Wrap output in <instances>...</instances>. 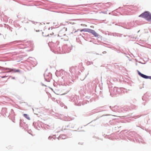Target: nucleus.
<instances>
[{
	"mask_svg": "<svg viewBox=\"0 0 151 151\" xmlns=\"http://www.w3.org/2000/svg\"><path fill=\"white\" fill-rule=\"evenodd\" d=\"M89 32L91 33L96 37L98 36V35L94 30L90 29Z\"/></svg>",
	"mask_w": 151,
	"mask_h": 151,
	"instance_id": "obj_10",
	"label": "nucleus"
},
{
	"mask_svg": "<svg viewBox=\"0 0 151 151\" xmlns=\"http://www.w3.org/2000/svg\"><path fill=\"white\" fill-rule=\"evenodd\" d=\"M7 109L6 108H4L2 109V111L3 113L5 114L6 113Z\"/></svg>",
	"mask_w": 151,
	"mask_h": 151,
	"instance_id": "obj_20",
	"label": "nucleus"
},
{
	"mask_svg": "<svg viewBox=\"0 0 151 151\" xmlns=\"http://www.w3.org/2000/svg\"><path fill=\"white\" fill-rule=\"evenodd\" d=\"M51 99L52 100V101H57V100H56L53 97H52Z\"/></svg>",
	"mask_w": 151,
	"mask_h": 151,
	"instance_id": "obj_24",
	"label": "nucleus"
},
{
	"mask_svg": "<svg viewBox=\"0 0 151 151\" xmlns=\"http://www.w3.org/2000/svg\"><path fill=\"white\" fill-rule=\"evenodd\" d=\"M78 70V68L77 66L72 67L70 68V73L71 75H73V76L75 74L77 73V72Z\"/></svg>",
	"mask_w": 151,
	"mask_h": 151,
	"instance_id": "obj_5",
	"label": "nucleus"
},
{
	"mask_svg": "<svg viewBox=\"0 0 151 151\" xmlns=\"http://www.w3.org/2000/svg\"><path fill=\"white\" fill-rule=\"evenodd\" d=\"M45 79L46 81L49 82L52 78V74L50 73L45 72L44 74Z\"/></svg>",
	"mask_w": 151,
	"mask_h": 151,
	"instance_id": "obj_4",
	"label": "nucleus"
},
{
	"mask_svg": "<svg viewBox=\"0 0 151 151\" xmlns=\"http://www.w3.org/2000/svg\"><path fill=\"white\" fill-rule=\"evenodd\" d=\"M121 93H124L127 92V89H125L124 88H121Z\"/></svg>",
	"mask_w": 151,
	"mask_h": 151,
	"instance_id": "obj_18",
	"label": "nucleus"
},
{
	"mask_svg": "<svg viewBox=\"0 0 151 151\" xmlns=\"http://www.w3.org/2000/svg\"><path fill=\"white\" fill-rule=\"evenodd\" d=\"M5 69L6 70H9L7 73L12 72L13 73H16L20 72V70L19 69H11L9 68H6Z\"/></svg>",
	"mask_w": 151,
	"mask_h": 151,
	"instance_id": "obj_9",
	"label": "nucleus"
},
{
	"mask_svg": "<svg viewBox=\"0 0 151 151\" xmlns=\"http://www.w3.org/2000/svg\"><path fill=\"white\" fill-rule=\"evenodd\" d=\"M1 74V77L2 78H4L6 77H7L8 76H6V72H3L2 73H0Z\"/></svg>",
	"mask_w": 151,
	"mask_h": 151,
	"instance_id": "obj_16",
	"label": "nucleus"
},
{
	"mask_svg": "<svg viewBox=\"0 0 151 151\" xmlns=\"http://www.w3.org/2000/svg\"><path fill=\"white\" fill-rule=\"evenodd\" d=\"M58 101H59V102H60V101H57V102L58 103Z\"/></svg>",
	"mask_w": 151,
	"mask_h": 151,
	"instance_id": "obj_34",
	"label": "nucleus"
},
{
	"mask_svg": "<svg viewBox=\"0 0 151 151\" xmlns=\"http://www.w3.org/2000/svg\"><path fill=\"white\" fill-rule=\"evenodd\" d=\"M42 124L40 121H37V122H34L33 125L36 129H39L40 126H42Z\"/></svg>",
	"mask_w": 151,
	"mask_h": 151,
	"instance_id": "obj_6",
	"label": "nucleus"
},
{
	"mask_svg": "<svg viewBox=\"0 0 151 151\" xmlns=\"http://www.w3.org/2000/svg\"><path fill=\"white\" fill-rule=\"evenodd\" d=\"M20 127L23 128H25L27 126V124L24 122L23 120L20 119L19 123Z\"/></svg>",
	"mask_w": 151,
	"mask_h": 151,
	"instance_id": "obj_8",
	"label": "nucleus"
},
{
	"mask_svg": "<svg viewBox=\"0 0 151 151\" xmlns=\"http://www.w3.org/2000/svg\"><path fill=\"white\" fill-rule=\"evenodd\" d=\"M121 88H118L117 87V94H120L121 93Z\"/></svg>",
	"mask_w": 151,
	"mask_h": 151,
	"instance_id": "obj_19",
	"label": "nucleus"
},
{
	"mask_svg": "<svg viewBox=\"0 0 151 151\" xmlns=\"http://www.w3.org/2000/svg\"><path fill=\"white\" fill-rule=\"evenodd\" d=\"M77 96H76L74 97V99H76V100H74L75 104L78 106L81 105V103H80V101H78V100H77Z\"/></svg>",
	"mask_w": 151,
	"mask_h": 151,
	"instance_id": "obj_12",
	"label": "nucleus"
},
{
	"mask_svg": "<svg viewBox=\"0 0 151 151\" xmlns=\"http://www.w3.org/2000/svg\"><path fill=\"white\" fill-rule=\"evenodd\" d=\"M148 78L151 79V76H148Z\"/></svg>",
	"mask_w": 151,
	"mask_h": 151,
	"instance_id": "obj_29",
	"label": "nucleus"
},
{
	"mask_svg": "<svg viewBox=\"0 0 151 151\" xmlns=\"http://www.w3.org/2000/svg\"><path fill=\"white\" fill-rule=\"evenodd\" d=\"M149 99V96L146 94H144L142 96V99L143 101H147Z\"/></svg>",
	"mask_w": 151,
	"mask_h": 151,
	"instance_id": "obj_13",
	"label": "nucleus"
},
{
	"mask_svg": "<svg viewBox=\"0 0 151 151\" xmlns=\"http://www.w3.org/2000/svg\"><path fill=\"white\" fill-rule=\"evenodd\" d=\"M60 105L62 107H63L64 106V104L63 103H61L60 104Z\"/></svg>",
	"mask_w": 151,
	"mask_h": 151,
	"instance_id": "obj_28",
	"label": "nucleus"
},
{
	"mask_svg": "<svg viewBox=\"0 0 151 151\" xmlns=\"http://www.w3.org/2000/svg\"><path fill=\"white\" fill-rule=\"evenodd\" d=\"M109 91L110 93V95L112 97L117 94V87H114L113 89H110Z\"/></svg>",
	"mask_w": 151,
	"mask_h": 151,
	"instance_id": "obj_7",
	"label": "nucleus"
},
{
	"mask_svg": "<svg viewBox=\"0 0 151 151\" xmlns=\"http://www.w3.org/2000/svg\"><path fill=\"white\" fill-rule=\"evenodd\" d=\"M106 53V51H104V52H103V54H105V53Z\"/></svg>",
	"mask_w": 151,
	"mask_h": 151,
	"instance_id": "obj_30",
	"label": "nucleus"
},
{
	"mask_svg": "<svg viewBox=\"0 0 151 151\" xmlns=\"http://www.w3.org/2000/svg\"><path fill=\"white\" fill-rule=\"evenodd\" d=\"M14 111L12 110V109H11V114H14Z\"/></svg>",
	"mask_w": 151,
	"mask_h": 151,
	"instance_id": "obj_26",
	"label": "nucleus"
},
{
	"mask_svg": "<svg viewBox=\"0 0 151 151\" xmlns=\"http://www.w3.org/2000/svg\"><path fill=\"white\" fill-rule=\"evenodd\" d=\"M73 77V74L71 75L70 73L65 72L64 75L62 77V79L64 81V85L66 86H68L67 91L69 92L71 88L69 86L71 85L73 82L72 77Z\"/></svg>",
	"mask_w": 151,
	"mask_h": 151,
	"instance_id": "obj_2",
	"label": "nucleus"
},
{
	"mask_svg": "<svg viewBox=\"0 0 151 151\" xmlns=\"http://www.w3.org/2000/svg\"><path fill=\"white\" fill-rule=\"evenodd\" d=\"M23 116L25 118H26V119H28L29 120H30V117H29L28 115L27 114H23Z\"/></svg>",
	"mask_w": 151,
	"mask_h": 151,
	"instance_id": "obj_17",
	"label": "nucleus"
},
{
	"mask_svg": "<svg viewBox=\"0 0 151 151\" xmlns=\"http://www.w3.org/2000/svg\"><path fill=\"white\" fill-rule=\"evenodd\" d=\"M121 36H122L121 35L117 34V36H117V37H121Z\"/></svg>",
	"mask_w": 151,
	"mask_h": 151,
	"instance_id": "obj_27",
	"label": "nucleus"
},
{
	"mask_svg": "<svg viewBox=\"0 0 151 151\" xmlns=\"http://www.w3.org/2000/svg\"><path fill=\"white\" fill-rule=\"evenodd\" d=\"M136 65H137V63H136Z\"/></svg>",
	"mask_w": 151,
	"mask_h": 151,
	"instance_id": "obj_36",
	"label": "nucleus"
},
{
	"mask_svg": "<svg viewBox=\"0 0 151 151\" xmlns=\"http://www.w3.org/2000/svg\"><path fill=\"white\" fill-rule=\"evenodd\" d=\"M13 78V79H14V78H14V77H13V78Z\"/></svg>",
	"mask_w": 151,
	"mask_h": 151,
	"instance_id": "obj_35",
	"label": "nucleus"
},
{
	"mask_svg": "<svg viewBox=\"0 0 151 151\" xmlns=\"http://www.w3.org/2000/svg\"><path fill=\"white\" fill-rule=\"evenodd\" d=\"M137 72L138 73V74L140 76H141V77L143 75V74L142 73H140L139 71L137 70Z\"/></svg>",
	"mask_w": 151,
	"mask_h": 151,
	"instance_id": "obj_23",
	"label": "nucleus"
},
{
	"mask_svg": "<svg viewBox=\"0 0 151 151\" xmlns=\"http://www.w3.org/2000/svg\"><path fill=\"white\" fill-rule=\"evenodd\" d=\"M84 29V32H89L90 30V29H87V28H85L83 29Z\"/></svg>",
	"mask_w": 151,
	"mask_h": 151,
	"instance_id": "obj_22",
	"label": "nucleus"
},
{
	"mask_svg": "<svg viewBox=\"0 0 151 151\" xmlns=\"http://www.w3.org/2000/svg\"><path fill=\"white\" fill-rule=\"evenodd\" d=\"M59 42H57L56 43L51 42L48 44L51 45V50H53V51L55 53H64L69 52L72 49V46L71 45L68 46L67 45H64L62 47L60 48L58 46Z\"/></svg>",
	"mask_w": 151,
	"mask_h": 151,
	"instance_id": "obj_1",
	"label": "nucleus"
},
{
	"mask_svg": "<svg viewBox=\"0 0 151 151\" xmlns=\"http://www.w3.org/2000/svg\"><path fill=\"white\" fill-rule=\"evenodd\" d=\"M142 77L145 79H148V76L143 74Z\"/></svg>",
	"mask_w": 151,
	"mask_h": 151,
	"instance_id": "obj_21",
	"label": "nucleus"
},
{
	"mask_svg": "<svg viewBox=\"0 0 151 151\" xmlns=\"http://www.w3.org/2000/svg\"><path fill=\"white\" fill-rule=\"evenodd\" d=\"M119 107L117 106H114V107H112V108L110 106V109L113 111H119V109L118 108H119Z\"/></svg>",
	"mask_w": 151,
	"mask_h": 151,
	"instance_id": "obj_11",
	"label": "nucleus"
},
{
	"mask_svg": "<svg viewBox=\"0 0 151 151\" xmlns=\"http://www.w3.org/2000/svg\"><path fill=\"white\" fill-rule=\"evenodd\" d=\"M139 17L144 18L151 23V13L150 12L145 11L140 15Z\"/></svg>",
	"mask_w": 151,
	"mask_h": 151,
	"instance_id": "obj_3",
	"label": "nucleus"
},
{
	"mask_svg": "<svg viewBox=\"0 0 151 151\" xmlns=\"http://www.w3.org/2000/svg\"><path fill=\"white\" fill-rule=\"evenodd\" d=\"M81 32H82V31H84V29H81Z\"/></svg>",
	"mask_w": 151,
	"mask_h": 151,
	"instance_id": "obj_31",
	"label": "nucleus"
},
{
	"mask_svg": "<svg viewBox=\"0 0 151 151\" xmlns=\"http://www.w3.org/2000/svg\"><path fill=\"white\" fill-rule=\"evenodd\" d=\"M39 31V30H36V32H38V31Z\"/></svg>",
	"mask_w": 151,
	"mask_h": 151,
	"instance_id": "obj_33",
	"label": "nucleus"
},
{
	"mask_svg": "<svg viewBox=\"0 0 151 151\" xmlns=\"http://www.w3.org/2000/svg\"><path fill=\"white\" fill-rule=\"evenodd\" d=\"M124 28H127V29H129V28H127V27H124Z\"/></svg>",
	"mask_w": 151,
	"mask_h": 151,
	"instance_id": "obj_32",
	"label": "nucleus"
},
{
	"mask_svg": "<svg viewBox=\"0 0 151 151\" xmlns=\"http://www.w3.org/2000/svg\"><path fill=\"white\" fill-rule=\"evenodd\" d=\"M1 35V34L0 33V35Z\"/></svg>",
	"mask_w": 151,
	"mask_h": 151,
	"instance_id": "obj_37",
	"label": "nucleus"
},
{
	"mask_svg": "<svg viewBox=\"0 0 151 151\" xmlns=\"http://www.w3.org/2000/svg\"><path fill=\"white\" fill-rule=\"evenodd\" d=\"M112 35L114 36H117V33H113Z\"/></svg>",
	"mask_w": 151,
	"mask_h": 151,
	"instance_id": "obj_25",
	"label": "nucleus"
},
{
	"mask_svg": "<svg viewBox=\"0 0 151 151\" xmlns=\"http://www.w3.org/2000/svg\"><path fill=\"white\" fill-rule=\"evenodd\" d=\"M22 42V41L19 40V41H13L11 42L12 44H17V45H19V44H18V43L21 42Z\"/></svg>",
	"mask_w": 151,
	"mask_h": 151,
	"instance_id": "obj_15",
	"label": "nucleus"
},
{
	"mask_svg": "<svg viewBox=\"0 0 151 151\" xmlns=\"http://www.w3.org/2000/svg\"><path fill=\"white\" fill-rule=\"evenodd\" d=\"M63 120L65 121H69L72 120L71 118L69 116H65L63 118Z\"/></svg>",
	"mask_w": 151,
	"mask_h": 151,
	"instance_id": "obj_14",
	"label": "nucleus"
}]
</instances>
